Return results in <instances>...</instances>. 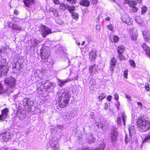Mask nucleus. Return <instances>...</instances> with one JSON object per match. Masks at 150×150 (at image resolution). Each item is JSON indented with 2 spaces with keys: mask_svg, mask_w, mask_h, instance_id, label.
I'll return each instance as SVG.
<instances>
[{
  "mask_svg": "<svg viewBox=\"0 0 150 150\" xmlns=\"http://www.w3.org/2000/svg\"><path fill=\"white\" fill-rule=\"evenodd\" d=\"M33 45L35 47L40 43V41L37 39H34L33 40Z\"/></svg>",
  "mask_w": 150,
  "mask_h": 150,
  "instance_id": "nucleus-35",
  "label": "nucleus"
},
{
  "mask_svg": "<svg viewBox=\"0 0 150 150\" xmlns=\"http://www.w3.org/2000/svg\"><path fill=\"white\" fill-rule=\"evenodd\" d=\"M72 18L74 19H77L79 18V15L75 12H73L72 13Z\"/></svg>",
  "mask_w": 150,
  "mask_h": 150,
  "instance_id": "nucleus-40",
  "label": "nucleus"
},
{
  "mask_svg": "<svg viewBox=\"0 0 150 150\" xmlns=\"http://www.w3.org/2000/svg\"><path fill=\"white\" fill-rule=\"evenodd\" d=\"M74 76H73L71 78H69L70 81L74 80H77L78 79V75L77 74H73Z\"/></svg>",
  "mask_w": 150,
  "mask_h": 150,
  "instance_id": "nucleus-33",
  "label": "nucleus"
},
{
  "mask_svg": "<svg viewBox=\"0 0 150 150\" xmlns=\"http://www.w3.org/2000/svg\"><path fill=\"white\" fill-rule=\"evenodd\" d=\"M115 67V66H112L110 65V70L111 71H114V68Z\"/></svg>",
  "mask_w": 150,
  "mask_h": 150,
  "instance_id": "nucleus-59",
  "label": "nucleus"
},
{
  "mask_svg": "<svg viewBox=\"0 0 150 150\" xmlns=\"http://www.w3.org/2000/svg\"><path fill=\"white\" fill-rule=\"evenodd\" d=\"M67 1L72 4H75L76 1V0H67Z\"/></svg>",
  "mask_w": 150,
  "mask_h": 150,
  "instance_id": "nucleus-53",
  "label": "nucleus"
},
{
  "mask_svg": "<svg viewBox=\"0 0 150 150\" xmlns=\"http://www.w3.org/2000/svg\"><path fill=\"white\" fill-rule=\"evenodd\" d=\"M9 112L8 108H6L1 110V114L0 115V120H4L8 116V114Z\"/></svg>",
  "mask_w": 150,
  "mask_h": 150,
  "instance_id": "nucleus-8",
  "label": "nucleus"
},
{
  "mask_svg": "<svg viewBox=\"0 0 150 150\" xmlns=\"http://www.w3.org/2000/svg\"><path fill=\"white\" fill-rule=\"evenodd\" d=\"M62 117L64 119L65 121H67L71 119L69 113L67 112H65L62 115Z\"/></svg>",
  "mask_w": 150,
  "mask_h": 150,
  "instance_id": "nucleus-20",
  "label": "nucleus"
},
{
  "mask_svg": "<svg viewBox=\"0 0 150 150\" xmlns=\"http://www.w3.org/2000/svg\"><path fill=\"white\" fill-rule=\"evenodd\" d=\"M105 98L103 97L102 96H100L98 98L100 101L102 100Z\"/></svg>",
  "mask_w": 150,
  "mask_h": 150,
  "instance_id": "nucleus-61",
  "label": "nucleus"
},
{
  "mask_svg": "<svg viewBox=\"0 0 150 150\" xmlns=\"http://www.w3.org/2000/svg\"><path fill=\"white\" fill-rule=\"evenodd\" d=\"M16 79L12 77H10L6 79L5 83L7 86L6 91L11 93L12 92L13 88L16 85Z\"/></svg>",
  "mask_w": 150,
  "mask_h": 150,
  "instance_id": "nucleus-3",
  "label": "nucleus"
},
{
  "mask_svg": "<svg viewBox=\"0 0 150 150\" xmlns=\"http://www.w3.org/2000/svg\"><path fill=\"white\" fill-rule=\"evenodd\" d=\"M129 63L131 66L134 68L135 67V64L134 61L132 59H131L129 60Z\"/></svg>",
  "mask_w": 150,
  "mask_h": 150,
  "instance_id": "nucleus-41",
  "label": "nucleus"
},
{
  "mask_svg": "<svg viewBox=\"0 0 150 150\" xmlns=\"http://www.w3.org/2000/svg\"><path fill=\"white\" fill-rule=\"evenodd\" d=\"M117 123L119 125H121V119L120 117H117Z\"/></svg>",
  "mask_w": 150,
  "mask_h": 150,
  "instance_id": "nucleus-50",
  "label": "nucleus"
},
{
  "mask_svg": "<svg viewBox=\"0 0 150 150\" xmlns=\"http://www.w3.org/2000/svg\"><path fill=\"white\" fill-rule=\"evenodd\" d=\"M122 20L123 22L129 24V23L130 22V18L129 17L128 15L126 14L123 16Z\"/></svg>",
  "mask_w": 150,
  "mask_h": 150,
  "instance_id": "nucleus-16",
  "label": "nucleus"
},
{
  "mask_svg": "<svg viewBox=\"0 0 150 150\" xmlns=\"http://www.w3.org/2000/svg\"><path fill=\"white\" fill-rule=\"evenodd\" d=\"M41 31L42 35L44 38H45L47 35L52 33L51 29L44 25H42Z\"/></svg>",
  "mask_w": 150,
  "mask_h": 150,
  "instance_id": "nucleus-7",
  "label": "nucleus"
},
{
  "mask_svg": "<svg viewBox=\"0 0 150 150\" xmlns=\"http://www.w3.org/2000/svg\"><path fill=\"white\" fill-rule=\"evenodd\" d=\"M126 2H128L130 7L134 6L137 4V3H140L142 0H126Z\"/></svg>",
  "mask_w": 150,
  "mask_h": 150,
  "instance_id": "nucleus-14",
  "label": "nucleus"
},
{
  "mask_svg": "<svg viewBox=\"0 0 150 150\" xmlns=\"http://www.w3.org/2000/svg\"><path fill=\"white\" fill-rule=\"evenodd\" d=\"M96 28L97 30H99V29H100V25H97L96 26Z\"/></svg>",
  "mask_w": 150,
  "mask_h": 150,
  "instance_id": "nucleus-64",
  "label": "nucleus"
},
{
  "mask_svg": "<svg viewBox=\"0 0 150 150\" xmlns=\"http://www.w3.org/2000/svg\"><path fill=\"white\" fill-rule=\"evenodd\" d=\"M23 3L26 7L30 8V6L34 4L35 1L34 0H23Z\"/></svg>",
  "mask_w": 150,
  "mask_h": 150,
  "instance_id": "nucleus-18",
  "label": "nucleus"
},
{
  "mask_svg": "<svg viewBox=\"0 0 150 150\" xmlns=\"http://www.w3.org/2000/svg\"><path fill=\"white\" fill-rule=\"evenodd\" d=\"M122 120L124 124L125 125V121L126 120L127 118V116L126 115L125 112L122 113Z\"/></svg>",
  "mask_w": 150,
  "mask_h": 150,
  "instance_id": "nucleus-37",
  "label": "nucleus"
},
{
  "mask_svg": "<svg viewBox=\"0 0 150 150\" xmlns=\"http://www.w3.org/2000/svg\"><path fill=\"white\" fill-rule=\"evenodd\" d=\"M14 13L16 15H18V11L15 10L14 11Z\"/></svg>",
  "mask_w": 150,
  "mask_h": 150,
  "instance_id": "nucleus-63",
  "label": "nucleus"
},
{
  "mask_svg": "<svg viewBox=\"0 0 150 150\" xmlns=\"http://www.w3.org/2000/svg\"><path fill=\"white\" fill-rule=\"evenodd\" d=\"M66 4L64 3H61L60 5V8L61 9L63 10H65V7Z\"/></svg>",
  "mask_w": 150,
  "mask_h": 150,
  "instance_id": "nucleus-47",
  "label": "nucleus"
},
{
  "mask_svg": "<svg viewBox=\"0 0 150 150\" xmlns=\"http://www.w3.org/2000/svg\"><path fill=\"white\" fill-rule=\"evenodd\" d=\"M147 8L145 6H144L142 8L141 14H143L147 10Z\"/></svg>",
  "mask_w": 150,
  "mask_h": 150,
  "instance_id": "nucleus-42",
  "label": "nucleus"
},
{
  "mask_svg": "<svg viewBox=\"0 0 150 150\" xmlns=\"http://www.w3.org/2000/svg\"><path fill=\"white\" fill-rule=\"evenodd\" d=\"M137 33L136 32L132 33L131 35V37L132 40L135 41L137 38Z\"/></svg>",
  "mask_w": 150,
  "mask_h": 150,
  "instance_id": "nucleus-30",
  "label": "nucleus"
},
{
  "mask_svg": "<svg viewBox=\"0 0 150 150\" xmlns=\"http://www.w3.org/2000/svg\"><path fill=\"white\" fill-rule=\"evenodd\" d=\"M98 66V65L94 64L93 65L91 66L89 68V73L91 75L92 74L93 72V70L96 69V68Z\"/></svg>",
  "mask_w": 150,
  "mask_h": 150,
  "instance_id": "nucleus-26",
  "label": "nucleus"
},
{
  "mask_svg": "<svg viewBox=\"0 0 150 150\" xmlns=\"http://www.w3.org/2000/svg\"><path fill=\"white\" fill-rule=\"evenodd\" d=\"M71 97L70 94L66 93H63L61 96H59V99L61 101H64L66 100L67 102L68 103Z\"/></svg>",
  "mask_w": 150,
  "mask_h": 150,
  "instance_id": "nucleus-10",
  "label": "nucleus"
},
{
  "mask_svg": "<svg viewBox=\"0 0 150 150\" xmlns=\"http://www.w3.org/2000/svg\"><path fill=\"white\" fill-rule=\"evenodd\" d=\"M88 140L90 143H94L95 142L96 139H95L92 135H91L88 138Z\"/></svg>",
  "mask_w": 150,
  "mask_h": 150,
  "instance_id": "nucleus-31",
  "label": "nucleus"
},
{
  "mask_svg": "<svg viewBox=\"0 0 150 150\" xmlns=\"http://www.w3.org/2000/svg\"><path fill=\"white\" fill-rule=\"evenodd\" d=\"M131 135L129 134L128 136L126 134L125 135V141L126 144H127L128 142L130 141V138H131Z\"/></svg>",
  "mask_w": 150,
  "mask_h": 150,
  "instance_id": "nucleus-38",
  "label": "nucleus"
},
{
  "mask_svg": "<svg viewBox=\"0 0 150 150\" xmlns=\"http://www.w3.org/2000/svg\"><path fill=\"white\" fill-rule=\"evenodd\" d=\"M49 143L51 146L54 148V150H57L59 146L56 138H53L50 139Z\"/></svg>",
  "mask_w": 150,
  "mask_h": 150,
  "instance_id": "nucleus-9",
  "label": "nucleus"
},
{
  "mask_svg": "<svg viewBox=\"0 0 150 150\" xmlns=\"http://www.w3.org/2000/svg\"><path fill=\"white\" fill-rule=\"evenodd\" d=\"M57 23L59 25H62L63 24V22L60 20H57L56 21Z\"/></svg>",
  "mask_w": 150,
  "mask_h": 150,
  "instance_id": "nucleus-52",
  "label": "nucleus"
},
{
  "mask_svg": "<svg viewBox=\"0 0 150 150\" xmlns=\"http://www.w3.org/2000/svg\"><path fill=\"white\" fill-rule=\"evenodd\" d=\"M128 69H127L126 70V71H125L124 73V77L125 78H126V79H127V75H128Z\"/></svg>",
  "mask_w": 150,
  "mask_h": 150,
  "instance_id": "nucleus-46",
  "label": "nucleus"
},
{
  "mask_svg": "<svg viewBox=\"0 0 150 150\" xmlns=\"http://www.w3.org/2000/svg\"><path fill=\"white\" fill-rule=\"evenodd\" d=\"M50 55L49 50L45 49H42L40 51V56L42 59H48Z\"/></svg>",
  "mask_w": 150,
  "mask_h": 150,
  "instance_id": "nucleus-6",
  "label": "nucleus"
},
{
  "mask_svg": "<svg viewBox=\"0 0 150 150\" xmlns=\"http://www.w3.org/2000/svg\"><path fill=\"white\" fill-rule=\"evenodd\" d=\"M79 3L81 5L87 7L89 6L90 5V2L88 0H81Z\"/></svg>",
  "mask_w": 150,
  "mask_h": 150,
  "instance_id": "nucleus-22",
  "label": "nucleus"
},
{
  "mask_svg": "<svg viewBox=\"0 0 150 150\" xmlns=\"http://www.w3.org/2000/svg\"><path fill=\"white\" fill-rule=\"evenodd\" d=\"M12 28L16 31H19L22 30L21 28L17 24L14 23L12 24Z\"/></svg>",
  "mask_w": 150,
  "mask_h": 150,
  "instance_id": "nucleus-24",
  "label": "nucleus"
},
{
  "mask_svg": "<svg viewBox=\"0 0 150 150\" xmlns=\"http://www.w3.org/2000/svg\"><path fill=\"white\" fill-rule=\"evenodd\" d=\"M40 87L41 88H43L45 89L46 91L50 92L52 90L55 86V84L52 83L48 80H42L41 82L39 83Z\"/></svg>",
  "mask_w": 150,
  "mask_h": 150,
  "instance_id": "nucleus-2",
  "label": "nucleus"
},
{
  "mask_svg": "<svg viewBox=\"0 0 150 150\" xmlns=\"http://www.w3.org/2000/svg\"><path fill=\"white\" fill-rule=\"evenodd\" d=\"M114 96L116 100H118L119 99V96L117 93H115L114 94Z\"/></svg>",
  "mask_w": 150,
  "mask_h": 150,
  "instance_id": "nucleus-51",
  "label": "nucleus"
},
{
  "mask_svg": "<svg viewBox=\"0 0 150 150\" xmlns=\"http://www.w3.org/2000/svg\"><path fill=\"white\" fill-rule=\"evenodd\" d=\"M122 53H118V57L120 58L121 61L125 59V57L122 54Z\"/></svg>",
  "mask_w": 150,
  "mask_h": 150,
  "instance_id": "nucleus-43",
  "label": "nucleus"
},
{
  "mask_svg": "<svg viewBox=\"0 0 150 150\" xmlns=\"http://www.w3.org/2000/svg\"><path fill=\"white\" fill-rule=\"evenodd\" d=\"M75 10V8L74 6L71 7V6L70 8L68 9V11L69 12L72 14V13Z\"/></svg>",
  "mask_w": 150,
  "mask_h": 150,
  "instance_id": "nucleus-44",
  "label": "nucleus"
},
{
  "mask_svg": "<svg viewBox=\"0 0 150 150\" xmlns=\"http://www.w3.org/2000/svg\"><path fill=\"white\" fill-rule=\"evenodd\" d=\"M53 2L56 4H59V0H53Z\"/></svg>",
  "mask_w": 150,
  "mask_h": 150,
  "instance_id": "nucleus-58",
  "label": "nucleus"
},
{
  "mask_svg": "<svg viewBox=\"0 0 150 150\" xmlns=\"http://www.w3.org/2000/svg\"><path fill=\"white\" fill-rule=\"evenodd\" d=\"M5 92V91L3 89L2 85L0 83V94Z\"/></svg>",
  "mask_w": 150,
  "mask_h": 150,
  "instance_id": "nucleus-48",
  "label": "nucleus"
},
{
  "mask_svg": "<svg viewBox=\"0 0 150 150\" xmlns=\"http://www.w3.org/2000/svg\"><path fill=\"white\" fill-rule=\"evenodd\" d=\"M108 107V104L107 103H105V105L104 107V109L107 110Z\"/></svg>",
  "mask_w": 150,
  "mask_h": 150,
  "instance_id": "nucleus-56",
  "label": "nucleus"
},
{
  "mask_svg": "<svg viewBox=\"0 0 150 150\" xmlns=\"http://www.w3.org/2000/svg\"><path fill=\"white\" fill-rule=\"evenodd\" d=\"M132 8L131 9V10L133 12H137L138 10V8L137 7L134 6H132Z\"/></svg>",
  "mask_w": 150,
  "mask_h": 150,
  "instance_id": "nucleus-45",
  "label": "nucleus"
},
{
  "mask_svg": "<svg viewBox=\"0 0 150 150\" xmlns=\"http://www.w3.org/2000/svg\"><path fill=\"white\" fill-rule=\"evenodd\" d=\"M129 132L130 135H132L133 132H134V127L132 126L129 129Z\"/></svg>",
  "mask_w": 150,
  "mask_h": 150,
  "instance_id": "nucleus-39",
  "label": "nucleus"
},
{
  "mask_svg": "<svg viewBox=\"0 0 150 150\" xmlns=\"http://www.w3.org/2000/svg\"><path fill=\"white\" fill-rule=\"evenodd\" d=\"M96 51H92L90 54L89 57L91 60H93L96 58Z\"/></svg>",
  "mask_w": 150,
  "mask_h": 150,
  "instance_id": "nucleus-28",
  "label": "nucleus"
},
{
  "mask_svg": "<svg viewBox=\"0 0 150 150\" xmlns=\"http://www.w3.org/2000/svg\"><path fill=\"white\" fill-rule=\"evenodd\" d=\"M143 34L145 40L150 42V31L145 30L143 31Z\"/></svg>",
  "mask_w": 150,
  "mask_h": 150,
  "instance_id": "nucleus-15",
  "label": "nucleus"
},
{
  "mask_svg": "<svg viewBox=\"0 0 150 150\" xmlns=\"http://www.w3.org/2000/svg\"><path fill=\"white\" fill-rule=\"evenodd\" d=\"M69 81H70L69 78L64 80L62 81V80H59V81L58 85L61 86H62L64 84L67 83Z\"/></svg>",
  "mask_w": 150,
  "mask_h": 150,
  "instance_id": "nucleus-25",
  "label": "nucleus"
},
{
  "mask_svg": "<svg viewBox=\"0 0 150 150\" xmlns=\"http://www.w3.org/2000/svg\"><path fill=\"white\" fill-rule=\"evenodd\" d=\"M137 125L142 132H146L150 129V123L144 119L139 118L137 122Z\"/></svg>",
  "mask_w": 150,
  "mask_h": 150,
  "instance_id": "nucleus-1",
  "label": "nucleus"
},
{
  "mask_svg": "<svg viewBox=\"0 0 150 150\" xmlns=\"http://www.w3.org/2000/svg\"><path fill=\"white\" fill-rule=\"evenodd\" d=\"M144 88L147 91H148L149 90L150 88L149 86H146Z\"/></svg>",
  "mask_w": 150,
  "mask_h": 150,
  "instance_id": "nucleus-57",
  "label": "nucleus"
},
{
  "mask_svg": "<svg viewBox=\"0 0 150 150\" xmlns=\"http://www.w3.org/2000/svg\"><path fill=\"white\" fill-rule=\"evenodd\" d=\"M126 97L127 99H129V100H131V97L129 96L127 94H126Z\"/></svg>",
  "mask_w": 150,
  "mask_h": 150,
  "instance_id": "nucleus-60",
  "label": "nucleus"
},
{
  "mask_svg": "<svg viewBox=\"0 0 150 150\" xmlns=\"http://www.w3.org/2000/svg\"><path fill=\"white\" fill-rule=\"evenodd\" d=\"M58 100L59 107L61 108H64L67 106L68 103L67 102L66 100L64 101H61L59 99Z\"/></svg>",
  "mask_w": 150,
  "mask_h": 150,
  "instance_id": "nucleus-17",
  "label": "nucleus"
},
{
  "mask_svg": "<svg viewBox=\"0 0 150 150\" xmlns=\"http://www.w3.org/2000/svg\"><path fill=\"white\" fill-rule=\"evenodd\" d=\"M137 104L138 105H140V108H141L142 107V103L140 102H138L137 103Z\"/></svg>",
  "mask_w": 150,
  "mask_h": 150,
  "instance_id": "nucleus-62",
  "label": "nucleus"
},
{
  "mask_svg": "<svg viewBox=\"0 0 150 150\" xmlns=\"http://www.w3.org/2000/svg\"><path fill=\"white\" fill-rule=\"evenodd\" d=\"M90 1L93 4H96L97 2V0H90Z\"/></svg>",
  "mask_w": 150,
  "mask_h": 150,
  "instance_id": "nucleus-54",
  "label": "nucleus"
},
{
  "mask_svg": "<svg viewBox=\"0 0 150 150\" xmlns=\"http://www.w3.org/2000/svg\"><path fill=\"white\" fill-rule=\"evenodd\" d=\"M142 47L144 50L145 51L146 53L150 56V49L145 43H144L142 45Z\"/></svg>",
  "mask_w": 150,
  "mask_h": 150,
  "instance_id": "nucleus-19",
  "label": "nucleus"
},
{
  "mask_svg": "<svg viewBox=\"0 0 150 150\" xmlns=\"http://www.w3.org/2000/svg\"><path fill=\"white\" fill-rule=\"evenodd\" d=\"M23 102L25 103L27 105L31 106L33 105L34 102L31 100L30 98H25L23 100Z\"/></svg>",
  "mask_w": 150,
  "mask_h": 150,
  "instance_id": "nucleus-23",
  "label": "nucleus"
},
{
  "mask_svg": "<svg viewBox=\"0 0 150 150\" xmlns=\"http://www.w3.org/2000/svg\"><path fill=\"white\" fill-rule=\"evenodd\" d=\"M112 98V96L110 95H109L107 97V99L109 101H110L111 100Z\"/></svg>",
  "mask_w": 150,
  "mask_h": 150,
  "instance_id": "nucleus-55",
  "label": "nucleus"
},
{
  "mask_svg": "<svg viewBox=\"0 0 150 150\" xmlns=\"http://www.w3.org/2000/svg\"><path fill=\"white\" fill-rule=\"evenodd\" d=\"M144 142H147L150 143V135L146 136L144 140L142 142V143Z\"/></svg>",
  "mask_w": 150,
  "mask_h": 150,
  "instance_id": "nucleus-34",
  "label": "nucleus"
},
{
  "mask_svg": "<svg viewBox=\"0 0 150 150\" xmlns=\"http://www.w3.org/2000/svg\"><path fill=\"white\" fill-rule=\"evenodd\" d=\"M23 63L19 62V61L15 62L14 64L13 65V72L14 73L17 72L23 67Z\"/></svg>",
  "mask_w": 150,
  "mask_h": 150,
  "instance_id": "nucleus-5",
  "label": "nucleus"
},
{
  "mask_svg": "<svg viewBox=\"0 0 150 150\" xmlns=\"http://www.w3.org/2000/svg\"><path fill=\"white\" fill-rule=\"evenodd\" d=\"M118 136V132L117 129L114 128L112 129L111 132V139L112 141L115 140Z\"/></svg>",
  "mask_w": 150,
  "mask_h": 150,
  "instance_id": "nucleus-11",
  "label": "nucleus"
},
{
  "mask_svg": "<svg viewBox=\"0 0 150 150\" xmlns=\"http://www.w3.org/2000/svg\"><path fill=\"white\" fill-rule=\"evenodd\" d=\"M48 59H42L41 60V62L43 63V65L45 64L46 66L49 67V64H50L49 62L47 61Z\"/></svg>",
  "mask_w": 150,
  "mask_h": 150,
  "instance_id": "nucleus-32",
  "label": "nucleus"
},
{
  "mask_svg": "<svg viewBox=\"0 0 150 150\" xmlns=\"http://www.w3.org/2000/svg\"><path fill=\"white\" fill-rule=\"evenodd\" d=\"M11 134L6 132L0 134V138L3 141L7 142L8 140L11 139Z\"/></svg>",
  "mask_w": 150,
  "mask_h": 150,
  "instance_id": "nucleus-4",
  "label": "nucleus"
},
{
  "mask_svg": "<svg viewBox=\"0 0 150 150\" xmlns=\"http://www.w3.org/2000/svg\"><path fill=\"white\" fill-rule=\"evenodd\" d=\"M89 88L90 90L94 91L96 88V81L94 79L92 78L89 81Z\"/></svg>",
  "mask_w": 150,
  "mask_h": 150,
  "instance_id": "nucleus-13",
  "label": "nucleus"
},
{
  "mask_svg": "<svg viewBox=\"0 0 150 150\" xmlns=\"http://www.w3.org/2000/svg\"><path fill=\"white\" fill-rule=\"evenodd\" d=\"M118 49L117 50L118 53H122L125 51L124 46L122 45H120L118 47Z\"/></svg>",
  "mask_w": 150,
  "mask_h": 150,
  "instance_id": "nucleus-29",
  "label": "nucleus"
},
{
  "mask_svg": "<svg viewBox=\"0 0 150 150\" xmlns=\"http://www.w3.org/2000/svg\"><path fill=\"white\" fill-rule=\"evenodd\" d=\"M39 71H36L33 72L32 78L33 80H35L36 79H37V80H39Z\"/></svg>",
  "mask_w": 150,
  "mask_h": 150,
  "instance_id": "nucleus-21",
  "label": "nucleus"
},
{
  "mask_svg": "<svg viewBox=\"0 0 150 150\" xmlns=\"http://www.w3.org/2000/svg\"><path fill=\"white\" fill-rule=\"evenodd\" d=\"M8 70V69L7 67L4 66H1L0 67V76L6 75Z\"/></svg>",
  "mask_w": 150,
  "mask_h": 150,
  "instance_id": "nucleus-12",
  "label": "nucleus"
},
{
  "mask_svg": "<svg viewBox=\"0 0 150 150\" xmlns=\"http://www.w3.org/2000/svg\"><path fill=\"white\" fill-rule=\"evenodd\" d=\"M119 39V38L117 35L113 36L112 37H110V40L111 42L115 43L118 42Z\"/></svg>",
  "mask_w": 150,
  "mask_h": 150,
  "instance_id": "nucleus-27",
  "label": "nucleus"
},
{
  "mask_svg": "<svg viewBox=\"0 0 150 150\" xmlns=\"http://www.w3.org/2000/svg\"><path fill=\"white\" fill-rule=\"evenodd\" d=\"M116 62V60L114 58L111 59L110 62V65L115 67Z\"/></svg>",
  "mask_w": 150,
  "mask_h": 150,
  "instance_id": "nucleus-36",
  "label": "nucleus"
},
{
  "mask_svg": "<svg viewBox=\"0 0 150 150\" xmlns=\"http://www.w3.org/2000/svg\"><path fill=\"white\" fill-rule=\"evenodd\" d=\"M108 29L112 31L113 30V27L111 24H109L107 26Z\"/></svg>",
  "mask_w": 150,
  "mask_h": 150,
  "instance_id": "nucleus-49",
  "label": "nucleus"
}]
</instances>
